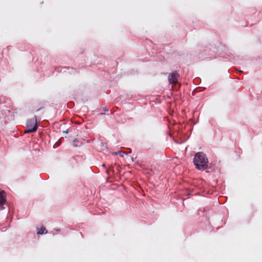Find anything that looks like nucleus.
<instances>
[{
  "label": "nucleus",
  "mask_w": 262,
  "mask_h": 262,
  "mask_svg": "<svg viewBox=\"0 0 262 262\" xmlns=\"http://www.w3.org/2000/svg\"><path fill=\"white\" fill-rule=\"evenodd\" d=\"M193 162L196 168L200 170H204L208 167V159L206 155L202 152L195 155Z\"/></svg>",
  "instance_id": "nucleus-1"
},
{
  "label": "nucleus",
  "mask_w": 262,
  "mask_h": 262,
  "mask_svg": "<svg viewBox=\"0 0 262 262\" xmlns=\"http://www.w3.org/2000/svg\"><path fill=\"white\" fill-rule=\"evenodd\" d=\"M37 117L35 116L33 118L27 121V129L25 131V133H34L37 130Z\"/></svg>",
  "instance_id": "nucleus-2"
},
{
  "label": "nucleus",
  "mask_w": 262,
  "mask_h": 262,
  "mask_svg": "<svg viewBox=\"0 0 262 262\" xmlns=\"http://www.w3.org/2000/svg\"><path fill=\"white\" fill-rule=\"evenodd\" d=\"M179 74L177 72L170 73L168 76V81L170 83L176 84L178 83Z\"/></svg>",
  "instance_id": "nucleus-3"
},
{
  "label": "nucleus",
  "mask_w": 262,
  "mask_h": 262,
  "mask_svg": "<svg viewBox=\"0 0 262 262\" xmlns=\"http://www.w3.org/2000/svg\"><path fill=\"white\" fill-rule=\"evenodd\" d=\"M6 192L4 190L0 192V205H3L5 204L6 200Z\"/></svg>",
  "instance_id": "nucleus-4"
},
{
  "label": "nucleus",
  "mask_w": 262,
  "mask_h": 262,
  "mask_svg": "<svg viewBox=\"0 0 262 262\" xmlns=\"http://www.w3.org/2000/svg\"><path fill=\"white\" fill-rule=\"evenodd\" d=\"M47 231L46 230V228L45 227L41 226L39 228V227H37V234H43L44 233H47Z\"/></svg>",
  "instance_id": "nucleus-5"
},
{
  "label": "nucleus",
  "mask_w": 262,
  "mask_h": 262,
  "mask_svg": "<svg viewBox=\"0 0 262 262\" xmlns=\"http://www.w3.org/2000/svg\"><path fill=\"white\" fill-rule=\"evenodd\" d=\"M63 132L64 133H68V130H64Z\"/></svg>",
  "instance_id": "nucleus-6"
},
{
  "label": "nucleus",
  "mask_w": 262,
  "mask_h": 262,
  "mask_svg": "<svg viewBox=\"0 0 262 262\" xmlns=\"http://www.w3.org/2000/svg\"><path fill=\"white\" fill-rule=\"evenodd\" d=\"M77 141V140L76 138L73 140L74 142H76Z\"/></svg>",
  "instance_id": "nucleus-7"
},
{
  "label": "nucleus",
  "mask_w": 262,
  "mask_h": 262,
  "mask_svg": "<svg viewBox=\"0 0 262 262\" xmlns=\"http://www.w3.org/2000/svg\"><path fill=\"white\" fill-rule=\"evenodd\" d=\"M110 170L107 169L106 171V172L108 174L109 173Z\"/></svg>",
  "instance_id": "nucleus-8"
},
{
  "label": "nucleus",
  "mask_w": 262,
  "mask_h": 262,
  "mask_svg": "<svg viewBox=\"0 0 262 262\" xmlns=\"http://www.w3.org/2000/svg\"><path fill=\"white\" fill-rule=\"evenodd\" d=\"M71 71H72V72H73V71H75L76 70H74L73 69H71Z\"/></svg>",
  "instance_id": "nucleus-9"
},
{
  "label": "nucleus",
  "mask_w": 262,
  "mask_h": 262,
  "mask_svg": "<svg viewBox=\"0 0 262 262\" xmlns=\"http://www.w3.org/2000/svg\"><path fill=\"white\" fill-rule=\"evenodd\" d=\"M239 72L242 73V71H241V70H239Z\"/></svg>",
  "instance_id": "nucleus-10"
},
{
  "label": "nucleus",
  "mask_w": 262,
  "mask_h": 262,
  "mask_svg": "<svg viewBox=\"0 0 262 262\" xmlns=\"http://www.w3.org/2000/svg\"><path fill=\"white\" fill-rule=\"evenodd\" d=\"M41 108H40L38 109V110H37V111H39Z\"/></svg>",
  "instance_id": "nucleus-11"
},
{
  "label": "nucleus",
  "mask_w": 262,
  "mask_h": 262,
  "mask_svg": "<svg viewBox=\"0 0 262 262\" xmlns=\"http://www.w3.org/2000/svg\"><path fill=\"white\" fill-rule=\"evenodd\" d=\"M102 166H103V167H104V166H105V165H104V164H103V165H102Z\"/></svg>",
  "instance_id": "nucleus-12"
}]
</instances>
